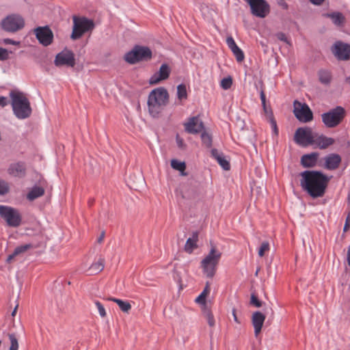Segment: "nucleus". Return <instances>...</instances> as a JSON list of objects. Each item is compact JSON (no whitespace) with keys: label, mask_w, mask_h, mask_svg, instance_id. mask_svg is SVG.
<instances>
[{"label":"nucleus","mask_w":350,"mask_h":350,"mask_svg":"<svg viewBox=\"0 0 350 350\" xmlns=\"http://www.w3.org/2000/svg\"><path fill=\"white\" fill-rule=\"evenodd\" d=\"M300 185L313 198L322 197L329 178L319 171H304L301 173Z\"/></svg>","instance_id":"f257e3e1"},{"label":"nucleus","mask_w":350,"mask_h":350,"mask_svg":"<svg viewBox=\"0 0 350 350\" xmlns=\"http://www.w3.org/2000/svg\"><path fill=\"white\" fill-rule=\"evenodd\" d=\"M169 94L164 88H158L150 92L148 99V111L151 116L157 118L168 103Z\"/></svg>","instance_id":"f03ea898"},{"label":"nucleus","mask_w":350,"mask_h":350,"mask_svg":"<svg viewBox=\"0 0 350 350\" xmlns=\"http://www.w3.org/2000/svg\"><path fill=\"white\" fill-rule=\"evenodd\" d=\"M10 97L13 113L17 118L23 120L31 116L32 109L30 103L24 93L12 90L10 92Z\"/></svg>","instance_id":"7ed1b4c3"},{"label":"nucleus","mask_w":350,"mask_h":350,"mask_svg":"<svg viewBox=\"0 0 350 350\" xmlns=\"http://www.w3.org/2000/svg\"><path fill=\"white\" fill-rule=\"evenodd\" d=\"M72 30L70 34L72 40H77L85 34L91 35L95 28V23L93 20L85 16H72Z\"/></svg>","instance_id":"20e7f679"},{"label":"nucleus","mask_w":350,"mask_h":350,"mask_svg":"<svg viewBox=\"0 0 350 350\" xmlns=\"http://www.w3.org/2000/svg\"><path fill=\"white\" fill-rule=\"evenodd\" d=\"M221 256V253L215 245H211L209 253L201 261V267L207 278H212L215 275Z\"/></svg>","instance_id":"39448f33"},{"label":"nucleus","mask_w":350,"mask_h":350,"mask_svg":"<svg viewBox=\"0 0 350 350\" xmlns=\"http://www.w3.org/2000/svg\"><path fill=\"white\" fill-rule=\"evenodd\" d=\"M152 57V53L148 46L135 45L133 48L126 53L124 60L129 64H135L140 62L150 61Z\"/></svg>","instance_id":"423d86ee"},{"label":"nucleus","mask_w":350,"mask_h":350,"mask_svg":"<svg viewBox=\"0 0 350 350\" xmlns=\"http://www.w3.org/2000/svg\"><path fill=\"white\" fill-rule=\"evenodd\" d=\"M345 116V110L338 106L321 115L322 122L327 128H334L342 121Z\"/></svg>","instance_id":"0eeeda50"},{"label":"nucleus","mask_w":350,"mask_h":350,"mask_svg":"<svg viewBox=\"0 0 350 350\" xmlns=\"http://www.w3.org/2000/svg\"><path fill=\"white\" fill-rule=\"evenodd\" d=\"M0 216L10 227L17 228L21 224V215L17 209L13 207L0 205Z\"/></svg>","instance_id":"6e6552de"},{"label":"nucleus","mask_w":350,"mask_h":350,"mask_svg":"<svg viewBox=\"0 0 350 350\" xmlns=\"http://www.w3.org/2000/svg\"><path fill=\"white\" fill-rule=\"evenodd\" d=\"M1 27L8 32H16L25 26L24 19L18 15H10L2 20Z\"/></svg>","instance_id":"1a4fd4ad"},{"label":"nucleus","mask_w":350,"mask_h":350,"mask_svg":"<svg viewBox=\"0 0 350 350\" xmlns=\"http://www.w3.org/2000/svg\"><path fill=\"white\" fill-rule=\"evenodd\" d=\"M250 5L251 13L259 18H265L270 12V6L265 0H245Z\"/></svg>","instance_id":"9d476101"},{"label":"nucleus","mask_w":350,"mask_h":350,"mask_svg":"<svg viewBox=\"0 0 350 350\" xmlns=\"http://www.w3.org/2000/svg\"><path fill=\"white\" fill-rule=\"evenodd\" d=\"M295 116L302 122H308L313 118V114L308 105L297 100L293 103Z\"/></svg>","instance_id":"9b49d317"},{"label":"nucleus","mask_w":350,"mask_h":350,"mask_svg":"<svg viewBox=\"0 0 350 350\" xmlns=\"http://www.w3.org/2000/svg\"><path fill=\"white\" fill-rule=\"evenodd\" d=\"M314 135V133H312L310 128L300 127L295 133L294 140L297 144L306 147L312 145Z\"/></svg>","instance_id":"f8f14e48"},{"label":"nucleus","mask_w":350,"mask_h":350,"mask_svg":"<svg viewBox=\"0 0 350 350\" xmlns=\"http://www.w3.org/2000/svg\"><path fill=\"white\" fill-rule=\"evenodd\" d=\"M33 33L39 43L44 46H48L53 42V33L47 25L35 28Z\"/></svg>","instance_id":"ddd939ff"},{"label":"nucleus","mask_w":350,"mask_h":350,"mask_svg":"<svg viewBox=\"0 0 350 350\" xmlns=\"http://www.w3.org/2000/svg\"><path fill=\"white\" fill-rule=\"evenodd\" d=\"M332 53L338 60H348L350 58V44L336 41L331 48Z\"/></svg>","instance_id":"4468645a"},{"label":"nucleus","mask_w":350,"mask_h":350,"mask_svg":"<svg viewBox=\"0 0 350 350\" xmlns=\"http://www.w3.org/2000/svg\"><path fill=\"white\" fill-rule=\"evenodd\" d=\"M54 63L56 66L74 67L75 65V54L70 50H64L57 54Z\"/></svg>","instance_id":"2eb2a0df"},{"label":"nucleus","mask_w":350,"mask_h":350,"mask_svg":"<svg viewBox=\"0 0 350 350\" xmlns=\"http://www.w3.org/2000/svg\"><path fill=\"white\" fill-rule=\"evenodd\" d=\"M185 129L188 133L197 134L204 129V124L198 116L189 118L184 124Z\"/></svg>","instance_id":"dca6fc26"},{"label":"nucleus","mask_w":350,"mask_h":350,"mask_svg":"<svg viewBox=\"0 0 350 350\" xmlns=\"http://www.w3.org/2000/svg\"><path fill=\"white\" fill-rule=\"evenodd\" d=\"M170 74V68L169 66L166 64H163L159 70L155 72L149 80L150 84L155 85L159 83L160 81L163 80L167 79Z\"/></svg>","instance_id":"f3484780"},{"label":"nucleus","mask_w":350,"mask_h":350,"mask_svg":"<svg viewBox=\"0 0 350 350\" xmlns=\"http://www.w3.org/2000/svg\"><path fill=\"white\" fill-rule=\"evenodd\" d=\"M266 317L260 311H256L252 316V323L254 328V334L257 337L260 333Z\"/></svg>","instance_id":"a211bd4d"},{"label":"nucleus","mask_w":350,"mask_h":350,"mask_svg":"<svg viewBox=\"0 0 350 350\" xmlns=\"http://www.w3.org/2000/svg\"><path fill=\"white\" fill-rule=\"evenodd\" d=\"M324 160V167L328 170H334L339 167L342 159L338 154L332 153L326 156Z\"/></svg>","instance_id":"6ab92c4d"},{"label":"nucleus","mask_w":350,"mask_h":350,"mask_svg":"<svg viewBox=\"0 0 350 350\" xmlns=\"http://www.w3.org/2000/svg\"><path fill=\"white\" fill-rule=\"evenodd\" d=\"M334 143V139L332 137H326L323 135H319L314 133L312 145H316L320 149H325Z\"/></svg>","instance_id":"aec40b11"},{"label":"nucleus","mask_w":350,"mask_h":350,"mask_svg":"<svg viewBox=\"0 0 350 350\" xmlns=\"http://www.w3.org/2000/svg\"><path fill=\"white\" fill-rule=\"evenodd\" d=\"M319 154L318 152H312L304 154L301 158V164L304 167H313L317 165Z\"/></svg>","instance_id":"412c9836"},{"label":"nucleus","mask_w":350,"mask_h":350,"mask_svg":"<svg viewBox=\"0 0 350 350\" xmlns=\"http://www.w3.org/2000/svg\"><path fill=\"white\" fill-rule=\"evenodd\" d=\"M8 172L13 176H23L25 174V166L22 162L12 163L8 169Z\"/></svg>","instance_id":"4be33fe9"},{"label":"nucleus","mask_w":350,"mask_h":350,"mask_svg":"<svg viewBox=\"0 0 350 350\" xmlns=\"http://www.w3.org/2000/svg\"><path fill=\"white\" fill-rule=\"evenodd\" d=\"M105 260L103 256H100L97 261L94 262L87 269L88 275H96L101 272L105 267Z\"/></svg>","instance_id":"5701e85b"},{"label":"nucleus","mask_w":350,"mask_h":350,"mask_svg":"<svg viewBox=\"0 0 350 350\" xmlns=\"http://www.w3.org/2000/svg\"><path fill=\"white\" fill-rule=\"evenodd\" d=\"M211 156L218 162L224 170H229L230 169V163L226 159L222 152H219L217 149L213 148L211 150Z\"/></svg>","instance_id":"b1692460"},{"label":"nucleus","mask_w":350,"mask_h":350,"mask_svg":"<svg viewBox=\"0 0 350 350\" xmlns=\"http://www.w3.org/2000/svg\"><path fill=\"white\" fill-rule=\"evenodd\" d=\"M198 241V232L195 231L192 233V237L189 238L185 245V250L189 254H191L194 249L197 248V242Z\"/></svg>","instance_id":"393cba45"},{"label":"nucleus","mask_w":350,"mask_h":350,"mask_svg":"<svg viewBox=\"0 0 350 350\" xmlns=\"http://www.w3.org/2000/svg\"><path fill=\"white\" fill-rule=\"evenodd\" d=\"M32 246L31 244H25L23 245L18 246L15 248L14 252L12 254H10L6 260L8 263H11L15 256H18L20 254H22L26 252L27 250L31 248Z\"/></svg>","instance_id":"a878e982"},{"label":"nucleus","mask_w":350,"mask_h":350,"mask_svg":"<svg viewBox=\"0 0 350 350\" xmlns=\"http://www.w3.org/2000/svg\"><path fill=\"white\" fill-rule=\"evenodd\" d=\"M44 193V189L42 187H34L27 193V198L30 201H33L35 199L43 196Z\"/></svg>","instance_id":"bb28decb"},{"label":"nucleus","mask_w":350,"mask_h":350,"mask_svg":"<svg viewBox=\"0 0 350 350\" xmlns=\"http://www.w3.org/2000/svg\"><path fill=\"white\" fill-rule=\"evenodd\" d=\"M108 299L118 304V306H119L120 309L123 312L129 313V312L131 309V305L127 301H123L122 299L114 298V297H110Z\"/></svg>","instance_id":"cd10ccee"},{"label":"nucleus","mask_w":350,"mask_h":350,"mask_svg":"<svg viewBox=\"0 0 350 350\" xmlns=\"http://www.w3.org/2000/svg\"><path fill=\"white\" fill-rule=\"evenodd\" d=\"M171 166L173 169L179 171L182 176L187 175V174L185 172L186 170V164L185 162L179 161L176 159H172Z\"/></svg>","instance_id":"c85d7f7f"},{"label":"nucleus","mask_w":350,"mask_h":350,"mask_svg":"<svg viewBox=\"0 0 350 350\" xmlns=\"http://www.w3.org/2000/svg\"><path fill=\"white\" fill-rule=\"evenodd\" d=\"M327 16L330 18L332 22L336 25H340L345 22V17L340 12L327 14Z\"/></svg>","instance_id":"c756f323"},{"label":"nucleus","mask_w":350,"mask_h":350,"mask_svg":"<svg viewBox=\"0 0 350 350\" xmlns=\"http://www.w3.org/2000/svg\"><path fill=\"white\" fill-rule=\"evenodd\" d=\"M319 81L321 83L329 84L331 81L332 76L330 72L321 70L318 73Z\"/></svg>","instance_id":"7c9ffc66"},{"label":"nucleus","mask_w":350,"mask_h":350,"mask_svg":"<svg viewBox=\"0 0 350 350\" xmlns=\"http://www.w3.org/2000/svg\"><path fill=\"white\" fill-rule=\"evenodd\" d=\"M203 314L206 318L208 325L210 327H213L215 325V319L211 311L207 308H203Z\"/></svg>","instance_id":"2f4dec72"},{"label":"nucleus","mask_w":350,"mask_h":350,"mask_svg":"<svg viewBox=\"0 0 350 350\" xmlns=\"http://www.w3.org/2000/svg\"><path fill=\"white\" fill-rule=\"evenodd\" d=\"M177 97L179 100L187 99V92L185 84L182 83L177 86Z\"/></svg>","instance_id":"473e14b6"},{"label":"nucleus","mask_w":350,"mask_h":350,"mask_svg":"<svg viewBox=\"0 0 350 350\" xmlns=\"http://www.w3.org/2000/svg\"><path fill=\"white\" fill-rule=\"evenodd\" d=\"M201 139L202 144L207 148H211L212 146V137L210 134L204 131L201 134Z\"/></svg>","instance_id":"72a5a7b5"},{"label":"nucleus","mask_w":350,"mask_h":350,"mask_svg":"<svg viewBox=\"0 0 350 350\" xmlns=\"http://www.w3.org/2000/svg\"><path fill=\"white\" fill-rule=\"evenodd\" d=\"M231 51L235 56L236 59L238 62H241L243 61L245 58L244 53L238 46H236L234 49H232Z\"/></svg>","instance_id":"f704fd0d"},{"label":"nucleus","mask_w":350,"mask_h":350,"mask_svg":"<svg viewBox=\"0 0 350 350\" xmlns=\"http://www.w3.org/2000/svg\"><path fill=\"white\" fill-rule=\"evenodd\" d=\"M8 336H9L10 343H11L9 350H18V340L16 338L15 335L14 334H9Z\"/></svg>","instance_id":"c9c22d12"},{"label":"nucleus","mask_w":350,"mask_h":350,"mask_svg":"<svg viewBox=\"0 0 350 350\" xmlns=\"http://www.w3.org/2000/svg\"><path fill=\"white\" fill-rule=\"evenodd\" d=\"M232 84V79L230 77L224 78L221 81V87L224 90H228Z\"/></svg>","instance_id":"e433bc0d"},{"label":"nucleus","mask_w":350,"mask_h":350,"mask_svg":"<svg viewBox=\"0 0 350 350\" xmlns=\"http://www.w3.org/2000/svg\"><path fill=\"white\" fill-rule=\"evenodd\" d=\"M269 250V243L267 241H264L259 250H258V255L260 257H262L265 255V253Z\"/></svg>","instance_id":"4c0bfd02"},{"label":"nucleus","mask_w":350,"mask_h":350,"mask_svg":"<svg viewBox=\"0 0 350 350\" xmlns=\"http://www.w3.org/2000/svg\"><path fill=\"white\" fill-rule=\"evenodd\" d=\"M12 51H8L4 48L0 47V61H5L9 59V54L12 53Z\"/></svg>","instance_id":"58836bf2"},{"label":"nucleus","mask_w":350,"mask_h":350,"mask_svg":"<svg viewBox=\"0 0 350 350\" xmlns=\"http://www.w3.org/2000/svg\"><path fill=\"white\" fill-rule=\"evenodd\" d=\"M9 191V187L6 182L0 180V195L5 194Z\"/></svg>","instance_id":"ea45409f"},{"label":"nucleus","mask_w":350,"mask_h":350,"mask_svg":"<svg viewBox=\"0 0 350 350\" xmlns=\"http://www.w3.org/2000/svg\"><path fill=\"white\" fill-rule=\"evenodd\" d=\"M250 304L252 305H254L257 308H260L262 306V301H260L257 296L254 294H252L251 295V299H250Z\"/></svg>","instance_id":"a19ab883"},{"label":"nucleus","mask_w":350,"mask_h":350,"mask_svg":"<svg viewBox=\"0 0 350 350\" xmlns=\"http://www.w3.org/2000/svg\"><path fill=\"white\" fill-rule=\"evenodd\" d=\"M95 305L98 310V312L100 315L101 317H106V311H105V309L104 308V306L102 305V304L100 302H99L98 301H96L95 302Z\"/></svg>","instance_id":"79ce46f5"},{"label":"nucleus","mask_w":350,"mask_h":350,"mask_svg":"<svg viewBox=\"0 0 350 350\" xmlns=\"http://www.w3.org/2000/svg\"><path fill=\"white\" fill-rule=\"evenodd\" d=\"M206 295H204V293H200V295L196 299V302L202 304L204 306V308H207L206 305Z\"/></svg>","instance_id":"37998d69"},{"label":"nucleus","mask_w":350,"mask_h":350,"mask_svg":"<svg viewBox=\"0 0 350 350\" xmlns=\"http://www.w3.org/2000/svg\"><path fill=\"white\" fill-rule=\"evenodd\" d=\"M262 107H263L264 112L266 115L267 119L268 120L274 118L272 110L270 108H268L267 107L266 104H265V105H262Z\"/></svg>","instance_id":"c03bdc74"},{"label":"nucleus","mask_w":350,"mask_h":350,"mask_svg":"<svg viewBox=\"0 0 350 350\" xmlns=\"http://www.w3.org/2000/svg\"><path fill=\"white\" fill-rule=\"evenodd\" d=\"M2 42L4 44H12V45H16V46H19L21 44L20 41H16V40L10 39V38H4V39H3Z\"/></svg>","instance_id":"a18cd8bd"},{"label":"nucleus","mask_w":350,"mask_h":350,"mask_svg":"<svg viewBox=\"0 0 350 350\" xmlns=\"http://www.w3.org/2000/svg\"><path fill=\"white\" fill-rule=\"evenodd\" d=\"M226 44L230 50H232V49H234L236 46H237L236 42H234V40L231 36L227 38Z\"/></svg>","instance_id":"49530a36"},{"label":"nucleus","mask_w":350,"mask_h":350,"mask_svg":"<svg viewBox=\"0 0 350 350\" xmlns=\"http://www.w3.org/2000/svg\"><path fill=\"white\" fill-rule=\"evenodd\" d=\"M350 228V211H349L347 213V216L346 217L345 226L343 228L344 232H347Z\"/></svg>","instance_id":"de8ad7c7"},{"label":"nucleus","mask_w":350,"mask_h":350,"mask_svg":"<svg viewBox=\"0 0 350 350\" xmlns=\"http://www.w3.org/2000/svg\"><path fill=\"white\" fill-rule=\"evenodd\" d=\"M270 124H271V128L274 132V133L275 135H278V127H277V124H276V121L275 120L274 118L269 120Z\"/></svg>","instance_id":"09e8293b"},{"label":"nucleus","mask_w":350,"mask_h":350,"mask_svg":"<svg viewBox=\"0 0 350 350\" xmlns=\"http://www.w3.org/2000/svg\"><path fill=\"white\" fill-rule=\"evenodd\" d=\"M276 37L281 41L287 42L286 35L282 32H279L276 34Z\"/></svg>","instance_id":"8fccbe9b"},{"label":"nucleus","mask_w":350,"mask_h":350,"mask_svg":"<svg viewBox=\"0 0 350 350\" xmlns=\"http://www.w3.org/2000/svg\"><path fill=\"white\" fill-rule=\"evenodd\" d=\"M176 143L180 148H183L185 146L183 139H181L178 135L176 136Z\"/></svg>","instance_id":"3c124183"},{"label":"nucleus","mask_w":350,"mask_h":350,"mask_svg":"<svg viewBox=\"0 0 350 350\" xmlns=\"http://www.w3.org/2000/svg\"><path fill=\"white\" fill-rule=\"evenodd\" d=\"M8 103V99L6 97L0 96V106L2 107H5Z\"/></svg>","instance_id":"603ef678"},{"label":"nucleus","mask_w":350,"mask_h":350,"mask_svg":"<svg viewBox=\"0 0 350 350\" xmlns=\"http://www.w3.org/2000/svg\"><path fill=\"white\" fill-rule=\"evenodd\" d=\"M260 100L262 102V105H265V104H266V96L263 90L260 92Z\"/></svg>","instance_id":"864d4df0"},{"label":"nucleus","mask_w":350,"mask_h":350,"mask_svg":"<svg viewBox=\"0 0 350 350\" xmlns=\"http://www.w3.org/2000/svg\"><path fill=\"white\" fill-rule=\"evenodd\" d=\"M232 316H233V318H234V321L237 323H240V321L239 320V319L237 318V312H236V309L235 308H233L232 309Z\"/></svg>","instance_id":"5fc2aeb1"},{"label":"nucleus","mask_w":350,"mask_h":350,"mask_svg":"<svg viewBox=\"0 0 350 350\" xmlns=\"http://www.w3.org/2000/svg\"><path fill=\"white\" fill-rule=\"evenodd\" d=\"M104 237H105V232H104V231H103V232L100 233V234L99 237L98 238V239H97V242H98V243H101L103 242V239H104Z\"/></svg>","instance_id":"6e6d98bb"},{"label":"nucleus","mask_w":350,"mask_h":350,"mask_svg":"<svg viewBox=\"0 0 350 350\" xmlns=\"http://www.w3.org/2000/svg\"><path fill=\"white\" fill-rule=\"evenodd\" d=\"M309 1L314 5H321L325 0H309Z\"/></svg>","instance_id":"4d7b16f0"},{"label":"nucleus","mask_w":350,"mask_h":350,"mask_svg":"<svg viewBox=\"0 0 350 350\" xmlns=\"http://www.w3.org/2000/svg\"><path fill=\"white\" fill-rule=\"evenodd\" d=\"M210 293V287L208 286H205L203 291L202 292V293H204V295H208Z\"/></svg>","instance_id":"13d9d810"},{"label":"nucleus","mask_w":350,"mask_h":350,"mask_svg":"<svg viewBox=\"0 0 350 350\" xmlns=\"http://www.w3.org/2000/svg\"><path fill=\"white\" fill-rule=\"evenodd\" d=\"M183 196V198H194V195H190V194H187L186 193H183L182 194Z\"/></svg>","instance_id":"bf43d9fd"},{"label":"nucleus","mask_w":350,"mask_h":350,"mask_svg":"<svg viewBox=\"0 0 350 350\" xmlns=\"http://www.w3.org/2000/svg\"><path fill=\"white\" fill-rule=\"evenodd\" d=\"M17 308H18V305L16 306V307L14 308V310L12 312V317H14L16 315V311H17Z\"/></svg>","instance_id":"052dcab7"},{"label":"nucleus","mask_w":350,"mask_h":350,"mask_svg":"<svg viewBox=\"0 0 350 350\" xmlns=\"http://www.w3.org/2000/svg\"><path fill=\"white\" fill-rule=\"evenodd\" d=\"M347 260H348L349 262L350 263V245H349V247L348 250V253H347Z\"/></svg>","instance_id":"680f3d73"},{"label":"nucleus","mask_w":350,"mask_h":350,"mask_svg":"<svg viewBox=\"0 0 350 350\" xmlns=\"http://www.w3.org/2000/svg\"><path fill=\"white\" fill-rule=\"evenodd\" d=\"M347 204L350 206V193H349L347 196Z\"/></svg>","instance_id":"e2e57ef3"},{"label":"nucleus","mask_w":350,"mask_h":350,"mask_svg":"<svg viewBox=\"0 0 350 350\" xmlns=\"http://www.w3.org/2000/svg\"><path fill=\"white\" fill-rule=\"evenodd\" d=\"M260 271V268H258L256 273H255V275H258V271Z\"/></svg>","instance_id":"0e129e2a"},{"label":"nucleus","mask_w":350,"mask_h":350,"mask_svg":"<svg viewBox=\"0 0 350 350\" xmlns=\"http://www.w3.org/2000/svg\"><path fill=\"white\" fill-rule=\"evenodd\" d=\"M347 82L350 84V76L347 78Z\"/></svg>","instance_id":"69168bd1"},{"label":"nucleus","mask_w":350,"mask_h":350,"mask_svg":"<svg viewBox=\"0 0 350 350\" xmlns=\"http://www.w3.org/2000/svg\"><path fill=\"white\" fill-rule=\"evenodd\" d=\"M208 286V287H210V283H209L208 282H207L206 283V286Z\"/></svg>","instance_id":"338daca9"}]
</instances>
